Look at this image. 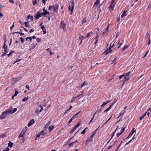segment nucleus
Here are the masks:
<instances>
[{
  "label": "nucleus",
  "mask_w": 151,
  "mask_h": 151,
  "mask_svg": "<svg viewBox=\"0 0 151 151\" xmlns=\"http://www.w3.org/2000/svg\"><path fill=\"white\" fill-rule=\"evenodd\" d=\"M51 123V122L50 121L47 124H46L45 125L46 127H47Z\"/></svg>",
  "instance_id": "46"
},
{
  "label": "nucleus",
  "mask_w": 151,
  "mask_h": 151,
  "mask_svg": "<svg viewBox=\"0 0 151 151\" xmlns=\"http://www.w3.org/2000/svg\"><path fill=\"white\" fill-rule=\"evenodd\" d=\"M8 114L5 112V111H4L2 114L0 116V119H5L7 117Z\"/></svg>",
  "instance_id": "7"
},
{
  "label": "nucleus",
  "mask_w": 151,
  "mask_h": 151,
  "mask_svg": "<svg viewBox=\"0 0 151 151\" xmlns=\"http://www.w3.org/2000/svg\"><path fill=\"white\" fill-rule=\"evenodd\" d=\"M92 136H91L89 137L88 138L86 141V144H88L92 140Z\"/></svg>",
  "instance_id": "12"
},
{
  "label": "nucleus",
  "mask_w": 151,
  "mask_h": 151,
  "mask_svg": "<svg viewBox=\"0 0 151 151\" xmlns=\"http://www.w3.org/2000/svg\"><path fill=\"white\" fill-rule=\"evenodd\" d=\"M128 47H129V46L128 45H124L122 48V50H123V51H124V50H125L126 49H127V48H128Z\"/></svg>",
  "instance_id": "23"
},
{
  "label": "nucleus",
  "mask_w": 151,
  "mask_h": 151,
  "mask_svg": "<svg viewBox=\"0 0 151 151\" xmlns=\"http://www.w3.org/2000/svg\"><path fill=\"white\" fill-rule=\"evenodd\" d=\"M41 28L42 30H44L45 29V28L44 26H42L41 27Z\"/></svg>",
  "instance_id": "57"
},
{
  "label": "nucleus",
  "mask_w": 151,
  "mask_h": 151,
  "mask_svg": "<svg viewBox=\"0 0 151 151\" xmlns=\"http://www.w3.org/2000/svg\"><path fill=\"white\" fill-rule=\"evenodd\" d=\"M79 114V113H78L77 114H76L74 115L71 118L73 119H75V118Z\"/></svg>",
  "instance_id": "32"
},
{
  "label": "nucleus",
  "mask_w": 151,
  "mask_h": 151,
  "mask_svg": "<svg viewBox=\"0 0 151 151\" xmlns=\"http://www.w3.org/2000/svg\"><path fill=\"white\" fill-rule=\"evenodd\" d=\"M53 8V6H49V9L51 10Z\"/></svg>",
  "instance_id": "61"
},
{
  "label": "nucleus",
  "mask_w": 151,
  "mask_h": 151,
  "mask_svg": "<svg viewBox=\"0 0 151 151\" xmlns=\"http://www.w3.org/2000/svg\"><path fill=\"white\" fill-rule=\"evenodd\" d=\"M116 102V101H114L113 103L108 108L109 109H110L112 108L113 105Z\"/></svg>",
  "instance_id": "38"
},
{
  "label": "nucleus",
  "mask_w": 151,
  "mask_h": 151,
  "mask_svg": "<svg viewBox=\"0 0 151 151\" xmlns=\"http://www.w3.org/2000/svg\"><path fill=\"white\" fill-rule=\"evenodd\" d=\"M110 101H106V102H104L103 103V105H104V106H105V105L106 104H108V103L110 102Z\"/></svg>",
  "instance_id": "47"
},
{
  "label": "nucleus",
  "mask_w": 151,
  "mask_h": 151,
  "mask_svg": "<svg viewBox=\"0 0 151 151\" xmlns=\"http://www.w3.org/2000/svg\"><path fill=\"white\" fill-rule=\"evenodd\" d=\"M145 117L144 115H142L140 118V120H141Z\"/></svg>",
  "instance_id": "58"
},
{
  "label": "nucleus",
  "mask_w": 151,
  "mask_h": 151,
  "mask_svg": "<svg viewBox=\"0 0 151 151\" xmlns=\"http://www.w3.org/2000/svg\"><path fill=\"white\" fill-rule=\"evenodd\" d=\"M114 78V76H113L110 79H109L108 80V82H110L111 80H112Z\"/></svg>",
  "instance_id": "55"
},
{
  "label": "nucleus",
  "mask_w": 151,
  "mask_h": 151,
  "mask_svg": "<svg viewBox=\"0 0 151 151\" xmlns=\"http://www.w3.org/2000/svg\"><path fill=\"white\" fill-rule=\"evenodd\" d=\"M136 130H135V128H134L132 130L131 132L130 133L129 135L127 137V138L131 136L134 133L136 132Z\"/></svg>",
  "instance_id": "13"
},
{
  "label": "nucleus",
  "mask_w": 151,
  "mask_h": 151,
  "mask_svg": "<svg viewBox=\"0 0 151 151\" xmlns=\"http://www.w3.org/2000/svg\"><path fill=\"white\" fill-rule=\"evenodd\" d=\"M29 99V97L28 96H27V97H26L25 98H24L22 100V101L25 102L27 101Z\"/></svg>",
  "instance_id": "26"
},
{
  "label": "nucleus",
  "mask_w": 151,
  "mask_h": 151,
  "mask_svg": "<svg viewBox=\"0 0 151 151\" xmlns=\"http://www.w3.org/2000/svg\"><path fill=\"white\" fill-rule=\"evenodd\" d=\"M4 52H7V47L6 46V48H5L4 49Z\"/></svg>",
  "instance_id": "63"
},
{
  "label": "nucleus",
  "mask_w": 151,
  "mask_h": 151,
  "mask_svg": "<svg viewBox=\"0 0 151 151\" xmlns=\"http://www.w3.org/2000/svg\"><path fill=\"white\" fill-rule=\"evenodd\" d=\"M21 60V59H17L16 61L14 63V64H15L16 63L20 61Z\"/></svg>",
  "instance_id": "50"
},
{
  "label": "nucleus",
  "mask_w": 151,
  "mask_h": 151,
  "mask_svg": "<svg viewBox=\"0 0 151 151\" xmlns=\"http://www.w3.org/2000/svg\"><path fill=\"white\" fill-rule=\"evenodd\" d=\"M66 24L64 21H62L60 23V27L63 29V31H66V29L65 28Z\"/></svg>",
  "instance_id": "4"
},
{
  "label": "nucleus",
  "mask_w": 151,
  "mask_h": 151,
  "mask_svg": "<svg viewBox=\"0 0 151 151\" xmlns=\"http://www.w3.org/2000/svg\"><path fill=\"white\" fill-rule=\"evenodd\" d=\"M35 123V121L33 119L31 120L28 124V126L29 127L33 124Z\"/></svg>",
  "instance_id": "15"
},
{
  "label": "nucleus",
  "mask_w": 151,
  "mask_h": 151,
  "mask_svg": "<svg viewBox=\"0 0 151 151\" xmlns=\"http://www.w3.org/2000/svg\"><path fill=\"white\" fill-rule=\"evenodd\" d=\"M86 22H87V20H86V19H85L82 20V24H83L84 23H85Z\"/></svg>",
  "instance_id": "39"
},
{
  "label": "nucleus",
  "mask_w": 151,
  "mask_h": 151,
  "mask_svg": "<svg viewBox=\"0 0 151 151\" xmlns=\"http://www.w3.org/2000/svg\"><path fill=\"white\" fill-rule=\"evenodd\" d=\"M110 110V109H109V108H108L107 109H106L104 111V112H107L109 110Z\"/></svg>",
  "instance_id": "64"
},
{
  "label": "nucleus",
  "mask_w": 151,
  "mask_h": 151,
  "mask_svg": "<svg viewBox=\"0 0 151 151\" xmlns=\"http://www.w3.org/2000/svg\"><path fill=\"white\" fill-rule=\"evenodd\" d=\"M19 92L18 91H16L15 92V93L14 94V96H17V94H18Z\"/></svg>",
  "instance_id": "45"
},
{
  "label": "nucleus",
  "mask_w": 151,
  "mask_h": 151,
  "mask_svg": "<svg viewBox=\"0 0 151 151\" xmlns=\"http://www.w3.org/2000/svg\"><path fill=\"white\" fill-rule=\"evenodd\" d=\"M21 78H22L21 77H19L15 78L14 79V80L16 81H17L21 80Z\"/></svg>",
  "instance_id": "27"
},
{
  "label": "nucleus",
  "mask_w": 151,
  "mask_h": 151,
  "mask_svg": "<svg viewBox=\"0 0 151 151\" xmlns=\"http://www.w3.org/2000/svg\"><path fill=\"white\" fill-rule=\"evenodd\" d=\"M85 37H84V36L80 35L79 36V38L80 40H82L83 39V38H85Z\"/></svg>",
  "instance_id": "30"
},
{
  "label": "nucleus",
  "mask_w": 151,
  "mask_h": 151,
  "mask_svg": "<svg viewBox=\"0 0 151 151\" xmlns=\"http://www.w3.org/2000/svg\"><path fill=\"white\" fill-rule=\"evenodd\" d=\"M45 131L44 130H42V131H41V132H40V133H39L41 135H43V134H45L44 133V132Z\"/></svg>",
  "instance_id": "51"
},
{
  "label": "nucleus",
  "mask_w": 151,
  "mask_h": 151,
  "mask_svg": "<svg viewBox=\"0 0 151 151\" xmlns=\"http://www.w3.org/2000/svg\"><path fill=\"white\" fill-rule=\"evenodd\" d=\"M17 110V108H15L13 109V110H12V113L13 114Z\"/></svg>",
  "instance_id": "36"
},
{
  "label": "nucleus",
  "mask_w": 151,
  "mask_h": 151,
  "mask_svg": "<svg viewBox=\"0 0 151 151\" xmlns=\"http://www.w3.org/2000/svg\"><path fill=\"white\" fill-rule=\"evenodd\" d=\"M124 111H123L122 113H120L119 114V116L117 117V118H119L121 116H122L124 114Z\"/></svg>",
  "instance_id": "40"
},
{
  "label": "nucleus",
  "mask_w": 151,
  "mask_h": 151,
  "mask_svg": "<svg viewBox=\"0 0 151 151\" xmlns=\"http://www.w3.org/2000/svg\"><path fill=\"white\" fill-rule=\"evenodd\" d=\"M42 15V13L38 11L36 13V14L35 16V18L36 19H38L39 18L41 17Z\"/></svg>",
  "instance_id": "8"
},
{
  "label": "nucleus",
  "mask_w": 151,
  "mask_h": 151,
  "mask_svg": "<svg viewBox=\"0 0 151 151\" xmlns=\"http://www.w3.org/2000/svg\"><path fill=\"white\" fill-rule=\"evenodd\" d=\"M100 3L99 0H97L94 3L93 6H96L97 7Z\"/></svg>",
  "instance_id": "18"
},
{
  "label": "nucleus",
  "mask_w": 151,
  "mask_h": 151,
  "mask_svg": "<svg viewBox=\"0 0 151 151\" xmlns=\"http://www.w3.org/2000/svg\"><path fill=\"white\" fill-rule=\"evenodd\" d=\"M27 18L28 19H31V20H32V21L33 19V16L29 15L28 16Z\"/></svg>",
  "instance_id": "28"
},
{
  "label": "nucleus",
  "mask_w": 151,
  "mask_h": 151,
  "mask_svg": "<svg viewBox=\"0 0 151 151\" xmlns=\"http://www.w3.org/2000/svg\"><path fill=\"white\" fill-rule=\"evenodd\" d=\"M80 122H79L74 127L76 129L78 127L80 126Z\"/></svg>",
  "instance_id": "42"
},
{
  "label": "nucleus",
  "mask_w": 151,
  "mask_h": 151,
  "mask_svg": "<svg viewBox=\"0 0 151 151\" xmlns=\"http://www.w3.org/2000/svg\"><path fill=\"white\" fill-rule=\"evenodd\" d=\"M58 7L59 6L57 4H55L53 5V10L55 12H58Z\"/></svg>",
  "instance_id": "9"
},
{
  "label": "nucleus",
  "mask_w": 151,
  "mask_h": 151,
  "mask_svg": "<svg viewBox=\"0 0 151 151\" xmlns=\"http://www.w3.org/2000/svg\"><path fill=\"white\" fill-rule=\"evenodd\" d=\"M76 98H77V97H73L71 99V102H72L73 101H75V99Z\"/></svg>",
  "instance_id": "49"
},
{
  "label": "nucleus",
  "mask_w": 151,
  "mask_h": 151,
  "mask_svg": "<svg viewBox=\"0 0 151 151\" xmlns=\"http://www.w3.org/2000/svg\"><path fill=\"white\" fill-rule=\"evenodd\" d=\"M131 75V72H129L128 73L125 74L124 76V78L125 80H124L123 83H124L126 81L128 80H129V77Z\"/></svg>",
  "instance_id": "5"
},
{
  "label": "nucleus",
  "mask_w": 151,
  "mask_h": 151,
  "mask_svg": "<svg viewBox=\"0 0 151 151\" xmlns=\"http://www.w3.org/2000/svg\"><path fill=\"white\" fill-rule=\"evenodd\" d=\"M36 47V45H34V44H32L31 45H30V50H31L32 49H33L34 48H35Z\"/></svg>",
  "instance_id": "19"
},
{
  "label": "nucleus",
  "mask_w": 151,
  "mask_h": 151,
  "mask_svg": "<svg viewBox=\"0 0 151 151\" xmlns=\"http://www.w3.org/2000/svg\"><path fill=\"white\" fill-rule=\"evenodd\" d=\"M72 108V106H70V108H69L65 112L64 114H65L67 111H68L69 110H70V109H71Z\"/></svg>",
  "instance_id": "52"
},
{
  "label": "nucleus",
  "mask_w": 151,
  "mask_h": 151,
  "mask_svg": "<svg viewBox=\"0 0 151 151\" xmlns=\"http://www.w3.org/2000/svg\"><path fill=\"white\" fill-rule=\"evenodd\" d=\"M43 12L41 13L42 14V15L44 17H46V15H50V13L49 12H48L45 9V7L43 8L42 9Z\"/></svg>",
  "instance_id": "6"
},
{
  "label": "nucleus",
  "mask_w": 151,
  "mask_h": 151,
  "mask_svg": "<svg viewBox=\"0 0 151 151\" xmlns=\"http://www.w3.org/2000/svg\"><path fill=\"white\" fill-rule=\"evenodd\" d=\"M25 135V133L22 132H21V133L19 135V138H20L21 137H23Z\"/></svg>",
  "instance_id": "20"
},
{
  "label": "nucleus",
  "mask_w": 151,
  "mask_h": 151,
  "mask_svg": "<svg viewBox=\"0 0 151 151\" xmlns=\"http://www.w3.org/2000/svg\"><path fill=\"white\" fill-rule=\"evenodd\" d=\"M85 133V130H83L81 133V134H84Z\"/></svg>",
  "instance_id": "59"
},
{
  "label": "nucleus",
  "mask_w": 151,
  "mask_h": 151,
  "mask_svg": "<svg viewBox=\"0 0 151 151\" xmlns=\"http://www.w3.org/2000/svg\"><path fill=\"white\" fill-rule=\"evenodd\" d=\"M33 4L34 5H35L37 4L36 0H33L32 1Z\"/></svg>",
  "instance_id": "41"
},
{
  "label": "nucleus",
  "mask_w": 151,
  "mask_h": 151,
  "mask_svg": "<svg viewBox=\"0 0 151 151\" xmlns=\"http://www.w3.org/2000/svg\"><path fill=\"white\" fill-rule=\"evenodd\" d=\"M93 33V32H91L89 33H87V34L86 36V38H87L89 36H90Z\"/></svg>",
  "instance_id": "35"
},
{
  "label": "nucleus",
  "mask_w": 151,
  "mask_h": 151,
  "mask_svg": "<svg viewBox=\"0 0 151 151\" xmlns=\"http://www.w3.org/2000/svg\"><path fill=\"white\" fill-rule=\"evenodd\" d=\"M124 75H122L120 76H119V79H122V78L123 77H124Z\"/></svg>",
  "instance_id": "54"
},
{
  "label": "nucleus",
  "mask_w": 151,
  "mask_h": 151,
  "mask_svg": "<svg viewBox=\"0 0 151 151\" xmlns=\"http://www.w3.org/2000/svg\"><path fill=\"white\" fill-rule=\"evenodd\" d=\"M29 22H25L24 23V24H25V27H29L28 25H29Z\"/></svg>",
  "instance_id": "44"
},
{
  "label": "nucleus",
  "mask_w": 151,
  "mask_h": 151,
  "mask_svg": "<svg viewBox=\"0 0 151 151\" xmlns=\"http://www.w3.org/2000/svg\"><path fill=\"white\" fill-rule=\"evenodd\" d=\"M125 129V127H123V128H122L120 131L118 133H117L116 134V136L117 137H118L122 133H123V132L124 131Z\"/></svg>",
  "instance_id": "10"
},
{
  "label": "nucleus",
  "mask_w": 151,
  "mask_h": 151,
  "mask_svg": "<svg viewBox=\"0 0 151 151\" xmlns=\"http://www.w3.org/2000/svg\"><path fill=\"white\" fill-rule=\"evenodd\" d=\"M41 40V39L39 38H38L37 39V41L38 42H39Z\"/></svg>",
  "instance_id": "60"
},
{
  "label": "nucleus",
  "mask_w": 151,
  "mask_h": 151,
  "mask_svg": "<svg viewBox=\"0 0 151 151\" xmlns=\"http://www.w3.org/2000/svg\"><path fill=\"white\" fill-rule=\"evenodd\" d=\"M150 34L148 32L146 34L145 39L147 40H149L150 39Z\"/></svg>",
  "instance_id": "14"
},
{
  "label": "nucleus",
  "mask_w": 151,
  "mask_h": 151,
  "mask_svg": "<svg viewBox=\"0 0 151 151\" xmlns=\"http://www.w3.org/2000/svg\"><path fill=\"white\" fill-rule=\"evenodd\" d=\"M122 144V142H121L119 144L118 147L114 151H118V150L119 149V148L120 146Z\"/></svg>",
  "instance_id": "48"
},
{
  "label": "nucleus",
  "mask_w": 151,
  "mask_h": 151,
  "mask_svg": "<svg viewBox=\"0 0 151 151\" xmlns=\"http://www.w3.org/2000/svg\"><path fill=\"white\" fill-rule=\"evenodd\" d=\"M119 127H120L119 126V125H118V126H117V127L116 128V129H115V131H114V134H113V135H112V137H111V138L109 140V141H110L111 140V139H112V138L113 137V136H114V133H115V132L116 131V130H117V129L118 128H119Z\"/></svg>",
  "instance_id": "29"
},
{
  "label": "nucleus",
  "mask_w": 151,
  "mask_h": 151,
  "mask_svg": "<svg viewBox=\"0 0 151 151\" xmlns=\"http://www.w3.org/2000/svg\"><path fill=\"white\" fill-rule=\"evenodd\" d=\"M6 136V134H3L2 135H0V138H4Z\"/></svg>",
  "instance_id": "34"
},
{
  "label": "nucleus",
  "mask_w": 151,
  "mask_h": 151,
  "mask_svg": "<svg viewBox=\"0 0 151 151\" xmlns=\"http://www.w3.org/2000/svg\"><path fill=\"white\" fill-rule=\"evenodd\" d=\"M127 12L126 11H124L123 14H122L121 16V17L122 18H123L124 17L126 16L127 15Z\"/></svg>",
  "instance_id": "17"
},
{
  "label": "nucleus",
  "mask_w": 151,
  "mask_h": 151,
  "mask_svg": "<svg viewBox=\"0 0 151 151\" xmlns=\"http://www.w3.org/2000/svg\"><path fill=\"white\" fill-rule=\"evenodd\" d=\"M27 127H26L24 128L23 129L22 132L25 133V132L27 131Z\"/></svg>",
  "instance_id": "24"
},
{
  "label": "nucleus",
  "mask_w": 151,
  "mask_h": 151,
  "mask_svg": "<svg viewBox=\"0 0 151 151\" xmlns=\"http://www.w3.org/2000/svg\"><path fill=\"white\" fill-rule=\"evenodd\" d=\"M20 39L21 40L22 43V44L24 42L23 39L22 38V37H21Z\"/></svg>",
  "instance_id": "53"
},
{
  "label": "nucleus",
  "mask_w": 151,
  "mask_h": 151,
  "mask_svg": "<svg viewBox=\"0 0 151 151\" xmlns=\"http://www.w3.org/2000/svg\"><path fill=\"white\" fill-rule=\"evenodd\" d=\"M54 126H50L48 129H49V131L50 132L52 131L54 129Z\"/></svg>",
  "instance_id": "21"
},
{
  "label": "nucleus",
  "mask_w": 151,
  "mask_h": 151,
  "mask_svg": "<svg viewBox=\"0 0 151 151\" xmlns=\"http://www.w3.org/2000/svg\"><path fill=\"white\" fill-rule=\"evenodd\" d=\"M37 107L36 109L35 112L36 113H39L42 111L43 107L41 105H39V103L37 104Z\"/></svg>",
  "instance_id": "3"
},
{
  "label": "nucleus",
  "mask_w": 151,
  "mask_h": 151,
  "mask_svg": "<svg viewBox=\"0 0 151 151\" xmlns=\"http://www.w3.org/2000/svg\"><path fill=\"white\" fill-rule=\"evenodd\" d=\"M87 84V83L86 81H84L81 85V88L84 86L85 85H86Z\"/></svg>",
  "instance_id": "22"
},
{
  "label": "nucleus",
  "mask_w": 151,
  "mask_h": 151,
  "mask_svg": "<svg viewBox=\"0 0 151 151\" xmlns=\"http://www.w3.org/2000/svg\"><path fill=\"white\" fill-rule=\"evenodd\" d=\"M71 1V3L69 5L68 8V10L69 11H71V14L73 12V10L74 6V0H72Z\"/></svg>",
  "instance_id": "2"
},
{
  "label": "nucleus",
  "mask_w": 151,
  "mask_h": 151,
  "mask_svg": "<svg viewBox=\"0 0 151 151\" xmlns=\"http://www.w3.org/2000/svg\"><path fill=\"white\" fill-rule=\"evenodd\" d=\"M112 52V50H111V48L110 49L107 50L106 51V53L107 54L109 53V52Z\"/></svg>",
  "instance_id": "31"
},
{
  "label": "nucleus",
  "mask_w": 151,
  "mask_h": 151,
  "mask_svg": "<svg viewBox=\"0 0 151 151\" xmlns=\"http://www.w3.org/2000/svg\"><path fill=\"white\" fill-rule=\"evenodd\" d=\"M14 51H11V52H10L9 53L7 54V55L8 56H9L13 54V53H14Z\"/></svg>",
  "instance_id": "37"
},
{
  "label": "nucleus",
  "mask_w": 151,
  "mask_h": 151,
  "mask_svg": "<svg viewBox=\"0 0 151 151\" xmlns=\"http://www.w3.org/2000/svg\"><path fill=\"white\" fill-rule=\"evenodd\" d=\"M12 107H11L10 108L7 109L6 111L5 112L8 115L9 114H12Z\"/></svg>",
  "instance_id": "11"
},
{
  "label": "nucleus",
  "mask_w": 151,
  "mask_h": 151,
  "mask_svg": "<svg viewBox=\"0 0 151 151\" xmlns=\"http://www.w3.org/2000/svg\"><path fill=\"white\" fill-rule=\"evenodd\" d=\"M73 119L72 118H71L70 119V120H69V122H68V123H70L72 121V120H73Z\"/></svg>",
  "instance_id": "62"
},
{
  "label": "nucleus",
  "mask_w": 151,
  "mask_h": 151,
  "mask_svg": "<svg viewBox=\"0 0 151 151\" xmlns=\"http://www.w3.org/2000/svg\"><path fill=\"white\" fill-rule=\"evenodd\" d=\"M29 40V42H31V41H32V37H27L26 39V41H28V40Z\"/></svg>",
  "instance_id": "25"
},
{
  "label": "nucleus",
  "mask_w": 151,
  "mask_h": 151,
  "mask_svg": "<svg viewBox=\"0 0 151 151\" xmlns=\"http://www.w3.org/2000/svg\"><path fill=\"white\" fill-rule=\"evenodd\" d=\"M109 32V29H106L103 32V34L105 36H107Z\"/></svg>",
  "instance_id": "16"
},
{
  "label": "nucleus",
  "mask_w": 151,
  "mask_h": 151,
  "mask_svg": "<svg viewBox=\"0 0 151 151\" xmlns=\"http://www.w3.org/2000/svg\"><path fill=\"white\" fill-rule=\"evenodd\" d=\"M13 145V143L11 142H9L8 144V146L9 147H11Z\"/></svg>",
  "instance_id": "33"
},
{
  "label": "nucleus",
  "mask_w": 151,
  "mask_h": 151,
  "mask_svg": "<svg viewBox=\"0 0 151 151\" xmlns=\"http://www.w3.org/2000/svg\"><path fill=\"white\" fill-rule=\"evenodd\" d=\"M114 1V0H112L111 2L110 5L108 7L109 10L111 12L114 9L116 4Z\"/></svg>",
  "instance_id": "1"
},
{
  "label": "nucleus",
  "mask_w": 151,
  "mask_h": 151,
  "mask_svg": "<svg viewBox=\"0 0 151 151\" xmlns=\"http://www.w3.org/2000/svg\"><path fill=\"white\" fill-rule=\"evenodd\" d=\"M9 148L8 147H7L5 150H3L2 151H9Z\"/></svg>",
  "instance_id": "56"
},
{
  "label": "nucleus",
  "mask_w": 151,
  "mask_h": 151,
  "mask_svg": "<svg viewBox=\"0 0 151 151\" xmlns=\"http://www.w3.org/2000/svg\"><path fill=\"white\" fill-rule=\"evenodd\" d=\"M74 144H75L74 142H73L70 143V144H69V146L70 147H72L73 146Z\"/></svg>",
  "instance_id": "43"
}]
</instances>
